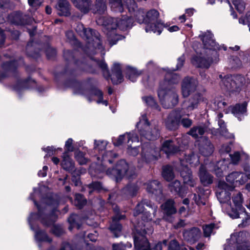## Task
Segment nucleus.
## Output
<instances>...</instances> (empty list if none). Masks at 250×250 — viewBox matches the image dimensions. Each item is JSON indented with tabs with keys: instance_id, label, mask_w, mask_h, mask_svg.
I'll list each match as a JSON object with an SVG mask.
<instances>
[{
	"instance_id": "f257e3e1",
	"label": "nucleus",
	"mask_w": 250,
	"mask_h": 250,
	"mask_svg": "<svg viewBox=\"0 0 250 250\" xmlns=\"http://www.w3.org/2000/svg\"><path fill=\"white\" fill-rule=\"evenodd\" d=\"M157 207L147 200L138 204L134 211L131 221L134 225V246L137 250H149L150 245L145 234H150L153 229L150 222L154 217Z\"/></svg>"
},
{
	"instance_id": "f03ea898",
	"label": "nucleus",
	"mask_w": 250,
	"mask_h": 250,
	"mask_svg": "<svg viewBox=\"0 0 250 250\" xmlns=\"http://www.w3.org/2000/svg\"><path fill=\"white\" fill-rule=\"evenodd\" d=\"M102 171H105L107 175L115 178L117 181L120 180L125 176L129 180L134 179L137 176L135 166L127 163L124 160L119 161L115 168H108L105 170L104 168Z\"/></svg>"
},
{
	"instance_id": "7ed1b4c3",
	"label": "nucleus",
	"mask_w": 250,
	"mask_h": 250,
	"mask_svg": "<svg viewBox=\"0 0 250 250\" xmlns=\"http://www.w3.org/2000/svg\"><path fill=\"white\" fill-rule=\"evenodd\" d=\"M201 39L205 48L209 49V52L211 51V55L215 56V59H213L212 57H208V59L203 57L198 58L197 62H198V66L201 67L208 68L211 62H217L216 57L218 56L217 49H219L218 45L213 39V35L210 32H207L204 35L200 36Z\"/></svg>"
},
{
	"instance_id": "20e7f679",
	"label": "nucleus",
	"mask_w": 250,
	"mask_h": 250,
	"mask_svg": "<svg viewBox=\"0 0 250 250\" xmlns=\"http://www.w3.org/2000/svg\"><path fill=\"white\" fill-rule=\"evenodd\" d=\"M84 34L81 37L87 40L84 49L86 54L88 55H93L96 53V50H102L103 49L101 36L98 32L91 28H88L86 29Z\"/></svg>"
},
{
	"instance_id": "39448f33",
	"label": "nucleus",
	"mask_w": 250,
	"mask_h": 250,
	"mask_svg": "<svg viewBox=\"0 0 250 250\" xmlns=\"http://www.w3.org/2000/svg\"><path fill=\"white\" fill-rule=\"evenodd\" d=\"M158 95L162 104L166 108H171L178 103V95L173 87L161 85Z\"/></svg>"
},
{
	"instance_id": "423d86ee",
	"label": "nucleus",
	"mask_w": 250,
	"mask_h": 250,
	"mask_svg": "<svg viewBox=\"0 0 250 250\" xmlns=\"http://www.w3.org/2000/svg\"><path fill=\"white\" fill-rule=\"evenodd\" d=\"M219 77L221 79L222 88L232 93L239 92L245 83L244 78L241 75L223 77L222 75H219Z\"/></svg>"
},
{
	"instance_id": "0eeeda50",
	"label": "nucleus",
	"mask_w": 250,
	"mask_h": 250,
	"mask_svg": "<svg viewBox=\"0 0 250 250\" xmlns=\"http://www.w3.org/2000/svg\"><path fill=\"white\" fill-rule=\"evenodd\" d=\"M137 126L138 128L140 127H142L140 129V135L148 140H155L159 136L158 127L156 125H152L150 127L145 115L142 116V118L137 124Z\"/></svg>"
},
{
	"instance_id": "6e6552de",
	"label": "nucleus",
	"mask_w": 250,
	"mask_h": 250,
	"mask_svg": "<svg viewBox=\"0 0 250 250\" xmlns=\"http://www.w3.org/2000/svg\"><path fill=\"white\" fill-rule=\"evenodd\" d=\"M106 30H115L117 27L121 30H126L132 26V20L126 16H122L121 18L109 17L104 21Z\"/></svg>"
},
{
	"instance_id": "1a4fd4ad",
	"label": "nucleus",
	"mask_w": 250,
	"mask_h": 250,
	"mask_svg": "<svg viewBox=\"0 0 250 250\" xmlns=\"http://www.w3.org/2000/svg\"><path fill=\"white\" fill-rule=\"evenodd\" d=\"M159 13L158 11L155 9H151L148 11L146 14L147 25L146 27V32H153L157 33L160 35L162 32V30L164 27V23L159 21L156 23H151L154 22L159 17Z\"/></svg>"
},
{
	"instance_id": "9d476101",
	"label": "nucleus",
	"mask_w": 250,
	"mask_h": 250,
	"mask_svg": "<svg viewBox=\"0 0 250 250\" xmlns=\"http://www.w3.org/2000/svg\"><path fill=\"white\" fill-rule=\"evenodd\" d=\"M184 115L183 109L177 108L171 111L165 121L166 127L170 130L177 129L179 126L180 120Z\"/></svg>"
},
{
	"instance_id": "9b49d317",
	"label": "nucleus",
	"mask_w": 250,
	"mask_h": 250,
	"mask_svg": "<svg viewBox=\"0 0 250 250\" xmlns=\"http://www.w3.org/2000/svg\"><path fill=\"white\" fill-rule=\"evenodd\" d=\"M248 233L245 231H240L232 234L230 238L227 240V242L224 245V250H229V248L231 247L234 248L235 246L237 247L246 243L248 242Z\"/></svg>"
},
{
	"instance_id": "f8f14e48",
	"label": "nucleus",
	"mask_w": 250,
	"mask_h": 250,
	"mask_svg": "<svg viewBox=\"0 0 250 250\" xmlns=\"http://www.w3.org/2000/svg\"><path fill=\"white\" fill-rule=\"evenodd\" d=\"M184 163V160H181L177 167L178 170L180 172L184 183L191 187H194L196 184L195 181L193 178L191 171L188 167V165H185Z\"/></svg>"
},
{
	"instance_id": "ddd939ff",
	"label": "nucleus",
	"mask_w": 250,
	"mask_h": 250,
	"mask_svg": "<svg viewBox=\"0 0 250 250\" xmlns=\"http://www.w3.org/2000/svg\"><path fill=\"white\" fill-rule=\"evenodd\" d=\"M198 84L197 80L193 78L186 77L182 83V93L184 97H188L196 89Z\"/></svg>"
},
{
	"instance_id": "4468645a",
	"label": "nucleus",
	"mask_w": 250,
	"mask_h": 250,
	"mask_svg": "<svg viewBox=\"0 0 250 250\" xmlns=\"http://www.w3.org/2000/svg\"><path fill=\"white\" fill-rule=\"evenodd\" d=\"M159 155V148H156L153 145L145 144L142 147L141 156L146 162L155 160Z\"/></svg>"
},
{
	"instance_id": "2eb2a0df",
	"label": "nucleus",
	"mask_w": 250,
	"mask_h": 250,
	"mask_svg": "<svg viewBox=\"0 0 250 250\" xmlns=\"http://www.w3.org/2000/svg\"><path fill=\"white\" fill-rule=\"evenodd\" d=\"M230 188V187L224 181L219 182L217 196L220 202L225 203L230 199V194L228 191Z\"/></svg>"
},
{
	"instance_id": "dca6fc26",
	"label": "nucleus",
	"mask_w": 250,
	"mask_h": 250,
	"mask_svg": "<svg viewBox=\"0 0 250 250\" xmlns=\"http://www.w3.org/2000/svg\"><path fill=\"white\" fill-rule=\"evenodd\" d=\"M127 153L132 156H136L139 152L137 145L139 144V137L134 133L127 135Z\"/></svg>"
},
{
	"instance_id": "f3484780",
	"label": "nucleus",
	"mask_w": 250,
	"mask_h": 250,
	"mask_svg": "<svg viewBox=\"0 0 250 250\" xmlns=\"http://www.w3.org/2000/svg\"><path fill=\"white\" fill-rule=\"evenodd\" d=\"M8 20L11 23L16 25L28 24L30 21V19L28 16L19 12L10 14L8 16Z\"/></svg>"
},
{
	"instance_id": "a211bd4d",
	"label": "nucleus",
	"mask_w": 250,
	"mask_h": 250,
	"mask_svg": "<svg viewBox=\"0 0 250 250\" xmlns=\"http://www.w3.org/2000/svg\"><path fill=\"white\" fill-rule=\"evenodd\" d=\"M161 207L164 214V218L168 221L171 222L172 218L170 216L176 212L174 201L172 200H168L163 204Z\"/></svg>"
},
{
	"instance_id": "6ab92c4d",
	"label": "nucleus",
	"mask_w": 250,
	"mask_h": 250,
	"mask_svg": "<svg viewBox=\"0 0 250 250\" xmlns=\"http://www.w3.org/2000/svg\"><path fill=\"white\" fill-rule=\"evenodd\" d=\"M35 204L37 206L38 209L40 218L42 223L45 226H50L54 224L57 218V215L56 214V210H53L51 213L49 215H43L40 207L37 205L36 201Z\"/></svg>"
},
{
	"instance_id": "aec40b11",
	"label": "nucleus",
	"mask_w": 250,
	"mask_h": 250,
	"mask_svg": "<svg viewBox=\"0 0 250 250\" xmlns=\"http://www.w3.org/2000/svg\"><path fill=\"white\" fill-rule=\"evenodd\" d=\"M202 100V95L197 93L191 96L188 101H185L183 106L188 111H191L197 107L198 104Z\"/></svg>"
},
{
	"instance_id": "412c9836",
	"label": "nucleus",
	"mask_w": 250,
	"mask_h": 250,
	"mask_svg": "<svg viewBox=\"0 0 250 250\" xmlns=\"http://www.w3.org/2000/svg\"><path fill=\"white\" fill-rule=\"evenodd\" d=\"M201 234V231L197 228H193L183 232L185 240L190 243H194L197 241L200 238Z\"/></svg>"
},
{
	"instance_id": "4be33fe9",
	"label": "nucleus",
	"mask_w": 250,
	"mask_h": 250,
	"mask_svg": "<svg viewBox=\"0 0 250 250\" xmlns=\"http://www.w3.org/2000/svg\"><path fill=\"white\" fill-rule=\"evenodd\" d=\"M199 150L200 153L205 156H209L212 153L213 146L208 138H203L201 140Z\"/></svg>"
},
{
	"instance_id": "5701e85b",
	"label": "nucleus",
	"mask_w": 250,
	"mask_h": 250,
	"mask_svg": "<svg viewBox=\"0 0 250 250\" xmlns=\"http://www.w3.org/2000/svg\"><path fill=\"white\" fill-rule=\"evenodd\" d=\"M111 79L113 84H117L121 83L123 80L121 67L119 63H114L112 69Z\"/></svg>"
},
{
	"instance_id": "b1692460",
	"label": "nucleus",
	"mask_w": 250,
	"mask_h": 250,
	"mask_svg": "<svg viewBox=\"0 0 250 250\" xmlns=\"http://www.w3.org/2000/svg\"><path fill=\"white\" fill-rule=\"evenodd\" d=\"M245 177L244 173L235 171L229 174L226 177V180L231 183L235 181L236 183H238L239 184L242 185L246 182Z\"/></svg>"
},
{
	"instance_id": "393cba45",
	"label": "nucleus",
	"mask_w": 250,
	"mask_h": 250,
	"mask_svg": "<svg viewBox=\"0 0 250 250\" xmlns=\"http://www.w3.org/2000/svg\"><path fill=\"white\" fill-rule=\"evenodd\" d=\"M198 176L201 183L204 185L210 184L213 182L212 176L209 174L203 165L200 167Z\"/></svg>"
},
{
	"instance_id": "a878e982",
	"label": "nucleus",
	"mask_w": 250,
	"mask_h": 250,
	"mask_svg": "<svg viewBox=\"0 0 250 250\" xmlns=\"http://www.w3.org/2000/svg\"><path fill=\"white\" fill-rule=\"evenodd\" d=\"M74 5L83 13H87L91 9L92 0H72Z\"/></svg>"
},
{
	"instance_id": "bb28decb",
	"label": "nucleus",
	"mask_w": 250,
	"mask_h": 250,
	"mask_svg": "<svg viewBox=\"0 0 250 250\" xmlns=\"http://www.w3.org/2000/svg\"><path fill=\"white\" fill-rule=\"evenodd\" d=\"M57 8L60 16H68L70 15V4L66 0H59Z\"/></svg>"
},
{
	"instance_id": "cd10ccee",
	"label": "nucleus",
	"mask_w": 250,
	"mask_h": 250,
	"mask_svg": "<svg viewBox=\"0 0 250 250\" xmlns=\"http://www.w3.org/2000/svg\"><path fill=\"white\" fill-rule=\"evenodd\" d=\"M146 189L147 192L155 194L156 195H160L162 193V190L160 183L153 180L149 182L146 184Z\"/></svg>"
},
{
	"instance_id": "c85d7f7f",
	"label": "nucleus",
	"mask_w": 250,
	"mask_h": 250,
	"mask_svg": "<svg viewBox=\"0 0 250 250\" xmlns=\"http://www.w3.org/2000/svg\"><path fill=\"white\" fill-rule=\"evenodd\" d=\"M247 104L243 103L242 104H236L233 106L231 109L232 113L237 117L240 121L242 119L244 115L247 111Z\"/></svg>"
},
{
	"instance_id": "c756f323",
	"label": "nucleus",
	"mask_w": 250,
	"mask_h": 250,
	"mask_svg": "<svg viewBox=\"0 0 250 250\" xmlns=\"http://www.w3.org/2000/svg\"><path fill=\"white\" fill-rule=\"evenodd\" d=\"M62 168L69 172H73L75 170L74 163L66 152L63 154V160L61 163Z\"/></svg>"
},
{
	"instance_id": "7c9ffc66",
	"label": "nucleus",
	"mask_w": 250,
	"mask_h": 250,
	"mask_svg": "<svg viewBox=\"0 0 250 250\" xmlns=\"http://www.w3.org/2000/svg\"><path fill=\"white\" fill-rule=\"evenodd\" d=\"M124 218L123 216H115L113 217L112 222L111 224L110 229L114 234L115 237L119 236V233L122 230V226L118 223V220L122 219Z\"/></svg>"
},
{
	"instance_id": "2f4dec72",
	"label": "nucleus",
	"mask_w": 250,
	"mask_h": 250,
	"mask_svg": "<svg viewBox=\"0 0 250 250\" xmlns=\"http://www.w3.org/2000/svg\"><path fill=\"white\" fill-rule=\"evenodd\" d=\"M166 154L169 155L179 151L178 147L175 146L171 140L165 141L162 146V149Z\"/></svg>"
},
{
	"instance_id": "473e14b6",
	"label": "nucleus",
	"mask_w": 250,
	"mask_h": 250,
	"mask_svg": "<svg viewBox=\"0 0 250 250\" xmlns=\"http://www.w3.org/2000/svg\"><path fill=\"white\" fill-rule=\"evenodd\" d=\"M109 6L111 10L114 13H122L124 11L122 0H108Z\"/></svg>"
},
{
	"instance_id": "72a5a7b5",
	"label": "nucleus",
	"mask_w": 250,
	"mask_h": 250,
	"mask_svg": "<svg viewBox=\"0 0 250 250\" xmlns=\"http://www.w3.org/2000/svg\"><path fill=\"white\" fill-rule=\"evenodd\" d=\"M107 30L108 31L106 33L107 40L110 45L115 44L118 41L125 38L124 36L117 34L114 30Z\"/></svg>"
},
{
	"instance_id": "f704fd0d",
	"label": "nucleus",
	"mask_w": 250,
	"mask_h": 250,
	"mask_svg": "<svg viewBox=\"0 0 250 250\" xmlns=\"http://www.w3.org/2000/svg\"><path fill=\"white\" fill-rule=\"evenodd\" d=\"M207 130V127L205 125L195 126L192 127L188 131V134L195 138L203 135Z\"/></svg>"
},
{
	"instance_id": "c9c22d12",
	"label": "nucleus",
	"mask_w": 250,
	"mask_h": 250,
	"mask_svg": "<svg viewBox=\"0 0 250 250\" xmlns=\"http://www.w3.org/2000/svg\"><path fill=\"white\" fill-rule=\"evenodd\" d=\"M204 192L203 188H199L197 191V193L198 194V195L196 194H193V199L195 201L197 205L199 206H204L206 205L207 196L206 197H203V193Z\"/></svg>"
},
{
	"instance_id": "e433bc0d",
	"label": "nucleus",
	"mask_w": 250,
	"mask_h": 250,
	"mask_svg": "<svg viewBox=\"0 0 250 250\" xmlns=\"http://www.w3.org/2000/svg\"><path fill=\"white\" fill-rule=\"evenodd\" d=\"M181 160H184L185 161V164L187 165L188 163L192 166L196 167L199 164V159L197 155L194 153H191L188 155H186L185 159H180Z\"/></svg>"
},
{
	"instance_id": "4c0bfd02",
	"label": "nucleus",
	"mask_w": 250,
	"mask_h": 250,
	"mask_svg": "<svg viewBox=\"0 0 250 250\" xmlns=\"http://www.w3.org/2000/svg\"><path fill=\"white\" fill-rule=\"evenodd\" d=\"M70 226L69 227V229L72 230L73 228H76L77 229H79L81 227V223L80 222V217L76 214L71 215L68 219Z\"/></svg>"
},
{
	"instance_id": "58836bf2",
	"label": "nucleus",
	"mask_w": 250,
	"mask_h": 250,
	"mask_svg": "<svg viewBox=\"0 0 250 250\" xmlns=\"http://www.w3.org/2000/svg\"><path fill=\"white\" fill-rule=\"evenodd\" d=\"M134 13L135 19L139 23H145L147 25L146 14L143 9H136Z\"/></svg>"
},
{
	"instance_id": "ea45409f",
	"label": "nucleus",
	"mask_w": 250,
	"mask_h": 250,
	"mask_svg": "<svg viewBox=\"0 0 250 250\" xmlns=\"http://www.w3.org/2000/svg\"><path fill=\"white\" fill-rule=\"evenodd\" d=\"M180 80L179 76L175 73H167L166 76V82L165 84L162 85L165 87H169V83H177Z\"/></svg>"
},
{
	"instance_id": "a19ab883",
	"label": "nucleus",
	"mask_w": 250,
	"mask_h": 250,
	"mask_svg": "<svg viewBox=\"0 0 250 250\" xmlns=\"http://www.w3.org/2000/svg\"><path fill=\"white\" fill-rule=\"evenodd\" d=\"M232 201L236 208L239 209L240 210L244 209L242 207L243 199L242 198V195L241 193L238 192L233 194Z\"/></svg>"
},
{
	"instance_id": "79ce46f5",
	"label": "nucleus",
	"mask_w": 250,
	"mask_h": 250,
	"mask_svg": "<svg viewBox=\"0 0 250 250\" xmlns=\"http://www.w3.org/2000/svg\"><path fill=\"white\" fill-rule=\"evenodd\" d=\"M139 188L136 183H131L124 188L125 193L131 196H133L136 194Z\"/></svg>"
},
{
	"instance_id": "37998d69",
	"label": "nucleus",
	"mask_w": 250,
	"mask_h": 250,
	"mask_svg": "<svg viewBox=\"0 0 250 250\" xmlns=\"http://www.w3.org/2000/svg\"><path fill=\"white\" fill-rule=\"evenodd\" d=\"M162 174L163 177L167 181L171 180L174 177L173 169L169 166L163 167Z\"/></svg>"
},
{
	"instance_id": "c03bdc74",
	"label": "nucleus",
	"mask_w": 250,
	"mask_h": 250,
	"mask_svg": "<svg viewBox=\"0 0 250 250\" xmlns=\"http://www.w3.org/2000/svg\"><path fill=\"white\" fill-rule=\"evenodd\" d=\"M95 7L96 10L94 12L104 14L106 10L105 0H96Z\"/></svg>"
},
{
	"instance_id": "a18cd8bd",
	"label": "nucleus",
	"mask_w": 250,
	"mask_h": 250,
	"mask_svg": "<svg viewBox=\"0 0 250 250\" xmlns=\"http://www.w3.org/2000/svg\"><path fill=\"white\" fill-rule=\"evenodd\" d=\"M181 187V183L178 180H175L168 185V188L170 191L177 194H180Z\"/></svg>"
},
{
	"instance_id": "49530a36",
	"label": "nucleus",
	"mask_w": 250,
	"mask_h": 250,
	"mask_svg": "<svg viewBox=\"0 0 250 250\" xmlns=\"http://www.w3.org/2000/svg\"><path fill=\"white\" fill-rule=\"evenodd\" d=\"M141 74V72L137 70L135 68L132 67L127 68V76L128 78L132 82H134L136 78Z\"/></svg>"
},
{
	"instance_id": "de8ad7c7",
	"label": "nucleus",
	"mask_w": 250,
	"mask_h": 250,
	"mask_svg": "<svg viewBox=\"0 0 250 250\" xmlns=\"http://www.w3.org/2000/svg\"><path fill=\"white\" fill-rule=\"evenodd\" d=\"M218 228L214 223L206 225L203 226L204 235L205 237H209L214 230Z\"/></svg>"
},
{
	"instance_id": "09e8293b",
	"label": "nucleus",
	"mask_w": 250,
	"mask_h": 250,
	"mask_svg": "<svg viewBox=\"0 0 250 250\" xmlns=\"http://www.w3.org/2000/svg\"><path fill=\"white\" fill-rule=\"evenodd\" d=\"M35 238L39 241L51 242L52 241L44 231L40 230L36 232Z\"/></svg>"
},
{
	"instance_id": "8fccbe9b",
	"label": "nucleus",
	"mask_w": 250,
	"mask_h": 250,
	"mask_svg": "<svg viewBox=\"0 0 250 250\" xmlns=\"http://www.w3.org/2000/svg\"><path fill=\"white\" fill-rule=\"evenodd\" d=\"M143 101L146 103V104L152 108L157 109L158 110H160L159 106L157 104L154 98L151 96H145L142 98Z\"/></svg>"
},
{
	"instance_id": "3c124183",
	"label": "nucleus",
	"mask_w": 250,
	"mask_h": 250,
	"mask_svg": "<svg viewBox=\"0 0 250 250\" xmlns=\"http://www.w3.org/2000/svg\"><path fill=\"white\" fill-rule=\"evenodd\" d=\"M240 215V217L243 218V220L242 223L239 224V226L240 227H245L249 226L250 224V214H248L244 210H242Z\"/></svg>"
},
{
	"instance_id": "603ef678",
	"label": "nucleus",
	"mask_w": 250,
	"mask_h": 250,
	"mask_svg": "<svg viewBox=\"0 0 250 250\" xmlns=\"http://www.w3.org/2000/svg\"><path fill=\"white\" fill-rule=\"evenodd\" d=\"M86 201L83 196L80 194H76L75 195V199L74 204L79 208H81L84 205L86 204Z\"/></svg>"
},
{
	"instance_id": "864d4df0",
	"label": "nucleus",
	"mask_w": 250,
	"mask_h": 250,
	"mask_svg": "<svg viewBox=\"0 0 250 250\" xmlns=\"http://www.w3.org/2000/svg\"><path fill=\"white\" fill-rule=\"evenodd\" d=\"M124 5L126 6L129 12H135L137 6L134 0H122Z\"/></svg>"
},
{
	"instance_id": "5fc2aeb1",
	"label": "nucleus",
	"mask_w": 250,
	"mask_h": 250,
	"mask_svg": "<svg viewBox=\"0 0 250 250\" xmlns=\"http://www.w3.org/2000/svg\"><path fill=\"white\" fill-rule=\"evenodd\" d=\"M75 157L80 165H84L87 162V159L85 157L84 154L79 150L75 152Z\"/></svg>"
},
{
	"instance_id": "6e6d98bb",
	"label": "nucleus",
	"mask_w": 250,
	"mask_h": 250,
	"mask_svg": "<svg viewBox=\"0 0 250 250\" xmlns=\"http://www.w3.org/2000/svg\"><path fill=\"white\" fill-rule=\"evenodd\" d=\"M88 187L90 189L89 191V194H91L93 192V190H91V189H92L93 190H97L98 191H101L102 190H105L102 184L99 182H92L91 184L88 185Z\"/></svg>"
},
{
	"instance_id": "4d7b16f0",
	"label": "nucleus",
	"mask_w": 250,
	"mask_h": 250,
	"mask_svg": "<svg viewBox=\"0 0 250 250\" xmlns=\"http://www.w3.org/2000/svg\"><path fill=\"white\" fill-rule=\"evenodd\" d=\"M246 0H232V3L237 10L241 13L245 8Z\"/></svg>"
},
{
	"instance_id": "13d9d810",
	"label": "nucleus",
	"mask_w": 250,
	"mask_h": 250,
	"mask_svg": "<svg viewBox=\"0 0 250 250\" xmlns=\"http://www.w3.org/2000/svg\"><path fill=\"white\" fill-rule=\"evenodd\" d=\"M228 207L230 208V210L228 209V214L232 218H241L240 213L242 212V210H240L237 208L236 209L231 208V206L229 205H227Z\"/></svg>"
},
{
	"instance_id": "bf43d9fd",
	"label": "nucleus",
	"mask_w": 250,
	"mask_h": 250,
	"mask_svg": "<svg viewBox=\"0 0 250 250\" xmlns=\"http://www.w3.org/2000/svg\"><path fill=\"white\" fill-rule=\"evenodd\" d=\"M168 250H188L184 247H180L177 242L175 240H172L168 246Z\"/></svg>"
},
{
	"instance_id": "052dcab7",
	"label": "nucleus",
	"mask_w": 250,
	"mask_h": 250,
	"mask_svg": "<svg viewBox=\"0 0 250 250\" xmlns=\"http://www.w3.org/2000/svg\"><path fill=\"white\" fill-rule=\"evenodd\" d=\"M229 62L233 68H238L241 66L242 63L240 60L236 56H233L230 59Z\"/></svg>"
},
{
	"instance_id": "680f3d73",
	"label": "nucleus",
	"mask_w": 250,
	"mask_h": 250,
	"mask_svg": "<svg viewBox=\"0 0 250 250\" xmlns=\"http://www.w3.org/2000/svg\"><path fill=\"white\" fill-rule=\"evenodd\" d=\"M118 155L116 153H115L112 151H107L106 152L103 156V159L104 161H108L109 163H112V161L110 159H108L109 157H117Z\"/></svg>"
},
{
	"instance_id": "e2e57ef3",
	"label": "nucleus",
	"mask_w": 250,
	"mask_h": 250,
	"mask_svg": "<svg viewBox=\"0 0 250 250\" xmlns=\"http://www.w3.org/2000/svg\"><path fill=\"white\" fill-rule=\"evenodd\" d=\"M52 231L57 236H60L63 233V229L59 225H54Z\"/></svg>"
},
{
	"instance_id": "0e129e2a",
	"label": "nucleus",
	"mask_w": 250,
	"mask_h": 250,
	"mask_svg": "<svg viewBox=\"0 0 250 250\" xmlns=\"http://www.w3.org/2000/svg\"><path fill=\"white\" fill-rule=\"evenodd\" d=\"M180 123L184 127L188 128L191 125L192 121L188 118H182L180 120Z\"/></svg>"
},
{
	"instance_id": "69168bd1",
	"label": "nucleus",
	"mask_w": 250,
	"mask_h": 250,
	"mask_svg": "<svg viewBox=\"0 0 250 250\" xmlns=\"http://www.w3.org/2000/svg\"><path fill=\"white\" fill-rule=\"evenodd\" d=\"M46 54L48 59H51L56 55V51L54 48L48 46L46 50Z\"/></svg>"
},
{
	"instance_id": "338daca9",
	"label": "nucleus",
	"mask_w": 250,
	"mask_h": 250,
	"mask_svg": "<svg viewBox=\"0 0 250 250\" xmlns=\"http://www.w3.org/2000/svg\"><path fill=\"white\" fill-rule=\"evenodd\" d=\"M73 140L71 138L68 139L65 142V147L66 151L65 152L73 151L74 150V147L72 146Z\"/></svg>"
},
{
	"instance_id": "774afa93",
	"label": "nucleus",
	"mask_w": 250,
	"mask_h": 250,
	"mask_svg": "<svg viewBox=\"0 0 250 250\" xmlns=\"http://www.w3.org/2000/svg\"><path fill=\"white\" fill-rule=\"evenodd\" d=\"M246 21L244 18H241L239 20V23L243 24H247L249 26H250V11L248 12L246 16Z\"/></svg>"
}]
</instances>
